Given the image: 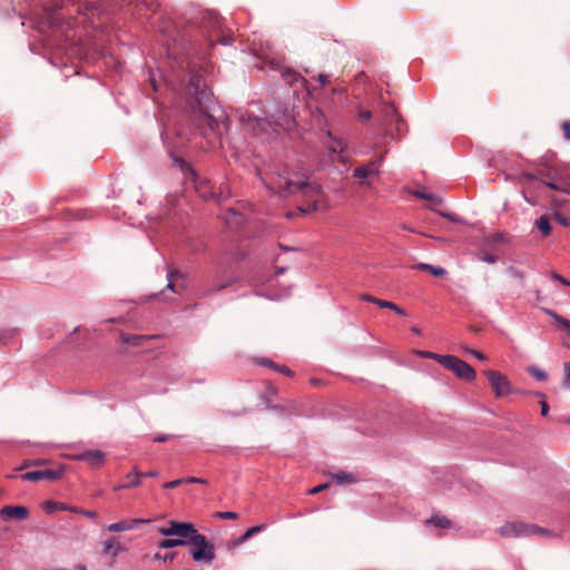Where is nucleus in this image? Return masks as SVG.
<instances>
[{"label": "nucleus", "instance_id": "nucleus-1", "mask_svg": "<svg viewBox=\"0 0 570 570\" xmlns=\"http://www.w3.org/2000/svg\"><path fill=\"white\" fill-rule=\"evenodd\" d=\"M186 91L187 107L195 132L206 140L208 149L219 148L223 136L229 128V119L215 101L200 70L190 73Z\"/></svg>", "mask_w": 570, "mask_h": 570}, {"label": "nucleus", "instance_id": "nucleus-2", "mask_svg": "<svg viewBox=\"0 0 570 570\" xmlns=\"http://www.w3.org/2000/svg\"><path fill=\"white\" fill-rule=\"evenodd\" d=\"M217 26L218 18L212 12H199L188 21L164 17L157 27L158 41L168 58L183 63L184 60L205 55L199 35L204 36L205 30Z\"/></svg>", "mask_w": 570, "mask_h": 570}, {"label": "nucleus", "instance_id": "nucleus-3", "mask_svg": "<svg viewBox=\"0 0 570 570\" xmlns=\"http://www.w3.org/2000/svg\"><path fill=\"white\" fill-rule=\"evenodd\" d=\"M266 186L283 198H288L298 193L302 194L306 202V206L297 208L302 214H311L320 208L323 196L322 186L317 183H309L308 176L304 173L296 171L289 177L279 176L276 181Z\"/></svg>", "mask_w": 570, "mask_h": 570}, {"label": "nucleus", "instance_id": "nucleus-4", "mask_svg": "<svg viewBox=\"0 0 570 570\" xmlns=\"http://www.w3.org/2000/svg\"><path fill=\"white\" fill-rule=\"evenodd\" d=\"M156 0H87L79 6V12L86 16L112 14L116 9L130 10L137 17L148 16Z\"/></svg>", "mask_w": 570, "mask_h": 570}, {"label": "nucleus", "instance_id": "nucleus-5", "mask_svg": "<svg viewBox=\"0 0 570 570\" xmlns=\"http://www.w3.org/2000/svg\"><path fill=\"white\" fill-rule=\"evenodd\" d=\"M189 546V554L195 562L212 563L215 558V546L206 535L199 533L195 528L194 532L186 539Z\"/></svg>", "mask_w": 570, "mask_h": 570}, {"label": "nucleus", "instance_id": "nucleus-6", "mask_svg": "<svg viewBox=\"0 0 570 570\" xmlns=\"http://www.w3.org/2000/svg\"><path fill=\"white\" fill-rule=\"evenodd\" d=\"M538 175L541 178H547V180H542V184L549 189L570 195V173L568 167L546 165L543 168L538 169Z\"/></svg>", "mask_w": 570, "mask_h": 570}, {"label": "nucleus", "instance_id": "nucleus-7", "mask_svg": "<svg viewBox=\"0 0 570 570\" xmlns=\"http://www.w3.org/2000/svg\"><path fill=\"white\" fill-rule=\"evenodd\" d=\"M551 531L535 524H528L521 521L507 522L500 529L502 537H530L548 535Z\"/></svg>", "mask_w": 570, "mask_h": 570}, {"label": "nucleus", "instance_id": "nucleus-8", "mask_svg": "<svg viewBox=\"0 0 570 570\" xmlns=\"http://www.w3.org/2000/svg\"><path fill=\"white\" fill-rule=\"evenodd\" d=\"M441 365L451 370L459 379L472 382L476 377L475 370L458 356L446 354L442 357Z\"/></svg>", "mask_w": 570, "mask_h": 570}, {"label": "nucleus", "instance_id": "nucleus-9", "mask_svg": "<svg viewBox=\"0 0 570 570\" xmlns=\"http://www.w3.org/2000/svg\"><path fill=\"white\" fill-rule=\"evenodd\" d=\"M235 279L220 278L218 273L215 275L208 274L197 288V295L202 298L209 297L215 293L225 289L233 285Z\"/></svg>", "mask_w": 570, "mask_h": 570}, {"label": "nucleus", "instance_id": "nucleus-10", "mask_svg": "<svg viewBox=\"0 0 570 570\" xmlns=\"http://www.w3.org/2000/svg\"><path fill=\"white\" fill-rule=\"evenodd\" d=\"M484 374L497 397H502L512 393V385L507 375L494 370H487Z\"/></svg>", "mask_w": 570, "mask_h": 570}, {"label": "nucleus", "instance_id": "nucleus-11", "mask_svg": "<svg viewBox=\"0 0 570 570\" xmlns=\"http://www.w3.org/2000/svg\"><path fill=\"white\" fill-rule=\"evenodd\" d=\"M195 528V524L191 522L170 520L168 527L160 528L158 532L164 537H178L186 540L194 532Z\"/></svg>", "mask_w": 570, "mask_h": 570}, {"label": "nucleus", "instance_id": "nucleus-12", "mask_svg": "<svg viewBox=\"0 0 570 570\" xmlns=\"http://www.w3.org/2000/svg\"><path fill=\"white\" fill-rule=\"evenodd\" d=\"M65 468L60 465L57 469H45V470H33L26 472L20 475L23 481L37 482L40 480H50L56 481L63 476Z\"/></svg>", "mask_w": 570, "mask_h": 570}, {"label": "nucleus", "instance_id": "nucleus-13", "mask_svg": "<svg viewBox=\"0 0 570 570\" xmlns=\"http://www.w3.org/2000/svg\"><path fill=\"white\" fill-rule=\"evenodd\" d=\"M43 510L48 514L53 513L56 511H69V512L82 514V515H85L87 518H91V519H96L98 517V513L96 511L80 509V508H77L73 505H69L63 502H56V501H51V500L46 501L43 503Z\"/></svg>", "mask_w": 570, "mask_h": 570}, {"label": "nucleus", "instance_id": "nucleus-14", "mask_svg": "<svg viewBox=\"0 0 570 570\" xmlns=\"http://www.w3.org/2000/svg\"><path fill=\"white\" fill-rule=\"evenodd\" d=\"M240 122L248 128L249 130L256 132L259 130H265L266 126L272 127L273 131L278 132V130L273 127L272 122L264 118H258L249 112H244L239 116Z\"/></svg>", "mask_w": 570, "mask_h": 570}, {"label": "nucleus", "instance_id": "nucleus-15", "mask_svg": "<svg viewBox=\"0 0 570 570\" xmlns=\"http://www.w3.org/2000/svg\"><path fill=\"white\" fill-rule=\"evenodd\" d=\"M30 511L24 505H4L0 510V518L3 521H22L28 519Z\"/></svg>", "mask_w": 570, "mask_h": 570}, {"label": "nucleus", "instance_id": "nucleus-16", "mask_svg": "<svg viewBox=\"0 0 570 570\" xmlns=\"http://www.w3.org/2000/svg\"><path fill=\"white\" fill-rule=\"evenodd\" d=\"M191 179L199 197L204 198L205 200L214 202L216 185H214L210 180L200 177L198 174L197 176H193Z\"/></svg>", "mask_w": 570, "mask_h": 570}, {"label": "nucleus", "instance_id": "nucleus-17", "mask_svg": "<svg viewBox=\"0 0 570 570\" xmlns=\"http://www.w3.org/2000/svg\"><path fill=\"white\" fill-rule=\"evenodd\" d=\"M79 460L88 462L91 466H100L105 460V453L100 450H87L79 454Z\"/></svg>", "mask_w": 570, "mask_h": 570}, {"label": "nucleus", "instance_id": "nucleus-18", "mask_svg": "<svg viewBox=\"0 0 570 570\" xmlns=\"http://www.w3.org/2000/svg\"><path fill=\"white\" fill-rule=\"evenodd\" d=\"M256 363L262 365V366H265V367H269L276 372H279L286 376H293L294 375V372L285 366V365H282V364H277L275 363L274 361H272L271 358H267V357H258L256 360Z\"/></svg>", "mask_w": 570, "mask_h": 570}, {"label": "nucleus", "instance_id": "nucleus-19", "mask_svg": "<svg viewBox=\"0 0 570 570\" xmlns=\"http://www.w3.org/2000/svg\"><path fill=\"white\" fill-rule=\"evenodd\" d=\"M125 551V548L118 542L115 537H111L104 541L102 553H111L116 558L120 552Z\"/></svg>", "mask_w": 570, "mask_h": 570}, {"label": "nucleus", "instance_id": "nucleus-20", "mask_svg": "<svg viewBox=\"0 0 570 570\" xmlns=\"http://www.w3.org/2000/svg\"><path fill=\"white\" fill-rule=\"evenodd\" d=\"M425 524L439 529H450L452 527V521L444 515L435 514L428 519Z\"/></svg>", "mask_w": 570, "mask_h": 570}, {"label": "nucleus", "instance_id": "nucleus-21", "mask_svg": "<svg viewBox=\"0 0 570 570\" xmlns=\"http://www.w3.org/2000/svg\"><path fill=\"white\" fill-rule=\"evenodd\" d=\"M327 136L332 139V145L328 146V153L331 155L340 154V159L343 160L342 154L346 150V144L332 135L331 131H327Z\"/></svg>", "mask_w": 570, "mask_h": 570}, {"label": "nucleus", "instance_id": "nucleus-22", "mask_svg": "<svg viewBox=\"0 0 570 570\" xmlns=\"http://www.w3.org/2000/svg\"><path fill=\"white\" fill-rule=\"evenodd\" d=\"M142 474L135 468L131 472L126 474L127 483L120 485V489H131L141 484Z\"/></svg>", "mask_w": 570, "mask_h": 570}, {"label": "nucleus", "instance_id": "nucleus-23", "mask_svg": "<svg viewBox=\"0 0 570 570\" xmlns=\"http://www.w3.org/2000/svg\"><path fill=\"white\" fill-rule=\"evenodd\" d=\"M534 226L541 232L542 236L547 237L551 234L552 227L548 215H541L534 222Z\"/></svg>", "mask_w": 570, "mask_h": 570}, {"label": "nucleus", "instance_id": "nucleus-24", "mask_svg": "<svg viewBox=\"0 0 570 570\" xmlns=\"http://www.w3.org/2000/svg\"><path fill=\"white\" fill-rule=\"evenodd\" d=\"M173 160H174L175 165H177L183 173L189 175L190 177L197 176V171L194 169L191 164L188 163L187 160H185L183 157L174 156Z\"/></svg>", "mask_w": 570, "mask_h": 570}, {"label": "nucleus", "instance_id": "nucleus-25", "mask_svg": "<svg viewBox=\"0 0 570 570\" xmlns=\"http://www.w3.org/2000/svg\"><path fill=\"white\" fill-rule=\"evenodd\" d=\"M157 546L160 549H173L176 547L187 546V541L185 539H180V538H167V539L160 540L157 543Z\"/></svg>", "mask_w": 570, "mask_h": 570}, {"label": "nucleus", "instance_id": "nucleus-26", "mask_svg": "<svg viewBox=\"0 0 570 570\" xmlns=\"http://www.w3.org/2000/svg\"><path fill=\"white\" fill-rule=\"evenodd\" d=\"M230 190L226 183H222L218 187L216 186L214 202L220 204L230 197Z\"/></svg>", "mask_w": 570, "mask_h": 570}, {"label": "nucleus", "instance_id": "nucleus-27", "mask_svg": "<svg viewBox=\"0 0 570 570\" xmlns=\"http://www.w3.org/2000/svg\"><path fill=\"white\" fill-rule=\"evenodd\" d=\"M332 478L337 484H343V483L351 484L356 481V476L353 473L345 472V471H338V472L332 474Z\"/></svg>", "mask_w": 570, "mask_h": 570}, {"label": "nucleus", "instance_id": "nucleus-28", "mask_svg": "<svg viewBox=\"0 0 570 570\" xmlns=\"http://www.w3.org/2000/svg\"><path fill=\"white\" fill-rule=\"evenodd\" d=\"M546 314H548L559 326L566 328L568 333L570 334V321L563 317L562 315L558 314L553 309H544Z\"/></svg>", "mask_w": 570, "mask_h": 570}, {"label": "nucleus", "instance_id": "nucleus-29", "mask_svg": "<svg viewBox=\"0 0 570 570\" xmlns=\"http://www.w3.org/2000/svg\"><path fill=\"white\" fill-rule=\"evenodd\" d=\"M416 268H419L421 271L429 272L430 274H432L433 276H436V277H442L446 274V271L443 267L426 264V263L417 264Z\"/></svg>", "mask_w": 570, "mask_h": 570}, {"label": "nucleus", "instance_id": "nucleus-30", "mask_svg": "<svg viewBox=\"0 0 570 570\" xmlns=\"http://www.w3.org/2000/svg\"><path fill=\"white\" fill-rule=\"evenodd\" d=\"M522 196L528 204L532 206L538 204V195L530 184H523Z\"/></svg>", "mask_w": 570, "mask_h": 570}, {"label": "nucleus", "instance_id": "nucleus-31", "mask_svg": "<svg viewBox=\"0 0 570 570\" xmlns=\"http://www.w3.org/2000/svg\"><path fill=\"white\" fill-rule=\"evenodd\" d=\"M267 528L266 524H257L254 527L248 528L240 537L239 542H246L249 540L253 535L263 532Z\"/></svg>", "mask_w": 570, "mask_h": 570}, {"label": "nucleus", "instance_id": "nucleus-32", "mask_svg": "<svg viewBox=\"0 0 570 570\" xmlns=\"http://www.w3.org/2000/svg\"><path fill=\"white\" fill-rule=\"evenodd\" d=\"M282 77L289 85L297 83L298 81H304V78L299 73H297L296 71H294V70H292L289 68L284 69L282 71Z\"/></svg>", "mask_w": 570, "mask_h": 570}, {"label": "nucleus", "instance_id": "nucleus-33", "mask_svg": "<svg viewBox=\"0 0 570 570\" xmlns=\"http://www.w3.org/2000/svg\"><path fill=\"white\" fill-rule=\"evenodd\" d=\"M377 306L381 307V308H387V309H392L394 311L396 314L401 315V316H406L407 313L405 309H403L402 307H400L399 305H396L395 303L391 302V301H380L377 302Z\"/></svg>", "mask_w": 570, "mask_h": 570}, {"label": "nucleus", "instance_id": "nucleus-34", "mask_svg": "<svg viewBox=\"0 0 570 570\" xmlns=\"http://www.w3.org/2000/svg\"><path fill=\"white\" fill-rule=\"evenodd\" d=\"M178 278H184L183 273H180L177 269H168L167 271V281H168V283H167L166 288L171 291V292H176L174 281H176Z\"/></svg>", "mask_w": 570, "mask_h": 570}, {"label": "nucleus", "instance_id": "nucleus-35", "mask_svg": "<svg viewBox=\"0 0 570 570\" xmlns=\"http://www.w3.org/2000/svg\"><path fill=\"white\" fill-rule=\"evenodd\" d=\"M527 372L532 375L538 381H547L548 374L543 370L539 368L535 365H530L527 367Z\"/></svg>", "mask_w": 570, "mask_h": 570}, {"label": "nucleus", "instance_id": "nucleus-36", "mask_svg": "<svg viewBox=\"0 0 570 570\" xmlns=\"http://www.w3.org/2000/svg\"><path fill=\"white\" fill-rule=\"evenodd\" d=\"M413 195L420 199L431 200L436 204L442 203V198H440L439 196H436L434 194L428 193L425 190H415V191H413Z\"/></svg>", "mask_w": 570, "mask_h": 570}, {"label": "nucleus", "instance_id": "nucleus-37", "mask_svg": "<svg viewBox=\"0 0 570 570\" xmlns=\"http://www.w3.org/2000/svg\"><path fill=\"white\" fill-rule=\"evenodd\" d=\"M131 525L127 524V520H121L119 522H115L108 525V531L110 532H124L128 531Z\"/></svg>", "mask_w": 570, "mask_h": 570}, {"label": "nucleus", "instance_id": "nucleus-38", "mask_svg": "<svg viewBox=\"0 0 570 570\" xmlns=\"http://www.w3.org/2000/svg\"><path fill=\"white\" fill-rule=\"evenodd\" d=\"M177 554H178V552H176V551L167 552L165 554L155 553L154 560L163 561V562H171L177 557Z\"/></svg>", "mask_w": 570, "mask_h": 570}, {"label": "nucleus", "instance_id": "nucleus-39", "mask_svg": "<svg viewBox=\"0 0 570 570\" xmlns=\"http://www.w3.org/2000/svg\"><path fill=\"white\" fill-rule=\"evenodd\" d=\"M372 173L371 169H368L366 166H360L354 168L353 176L355 178L365 179L367 176Z\"/></svg>", "mask_w": 570, "mask_h": 570}, {"label": "nucleus", "instance_id": "nucleus-40", "mask_svg": "<svg viewBox=\"0 0 570 570\" xmlns=\"http://www.w3.org/2000/svg\"><path fill=\"white\" fill-rule=\"evenodd\" d=\"M215 518L218 520H236L238 518V514L234 511H222L216 512Z\"/></svg>", "mask_w": 570, "mask_h": 570}, {"label": "nucleus", "instance_id": "nucleus-41", "mask_svg": "<svg viewBox=\"0 0 570 570\" xmlns=\"http://www.w3.org/2000/svg\"><path fill=\"white\" fill-rule=\"evenodd\" d=\"M508 274L518 279L521 284L523 283L524 281V274L522 271H520L519 268L514 267V266H509L508 268Z\"/></svg>", "mask_w": 570, "mask_h": 570}, {"label": "nucleus", "instance_id": "nucleus-42", "mask_svg": "<svg viewBox=\"0 0 570 570\" xmlns=\"http://www.w3.org/2000/svg\"><path fill=\"white\" fill-rule=\"evenodd\" d=\"M417 354L421 357L434 360V361H436L440 364H441L442 357L445 356V355L438 354V353H434V352H429V351H420Z\"/></svg>", "mask_w": 570, "mask_h": 570}, {"label": "nucleus", "instance_id": "nucleus-43", "mask_svg": "<svg viewBox=\"0 0 570 570\" xmlns=\"http://www.w3.org/2000/svg\"><path fill=\"white\" fill-rule=\"evenodd\" d=\"M384 115H385L386 120L393 119L396 117V108H395L394 104L391 102L384 107Z\"/></svg>", "mask_w": 570, "mask_h": 570}, {"label": "nucleus", "instance_id": "nucleus-44", "mask_svg": "<svg viewBox=\"0 0 570 570\" xmlns=\"http://www.w3.org/2000/svg\"><path fill=\"white\" fill-rule=\"evenodd\" d=\"M177 436L174 435V434H164V433H160V434H157L153 438V441L156 442V443H164V442H167V441H170V440H174L176 439Z\"/></svg>", "mask_w": 570, "mask_h": 570}, {"label": "nucleus", "instance_id": "nucleus-45", "mask_svg": "<svg viewBox=\"0 0 570 570\" xmlns=\"http://www.w3.org/2000/svg\"><path fill=\"white\" fill-rule=\"evenodd\" d=\"M564 377H563V386L570 387V362H566L563 364Z\"/></svg>", "mask_w": 570, "mask_h": 570}, {"label": "nucleus", "instance_id": "nucleus-46", "mask_svg": "<svg viewBox=\"0 0 570 570\" xmlns=\"http://www.w3.org/2000/svg\"><path fill=\"white\" fill-rule=\"evenodd\" d=\"M540 177V175H538V171L534 174V173H529V171H525L522 174V178L524 179V183L523 184H530L535 181L538 178Z\"/></svg>", "mask_w": 570, "mask_h": 570}, {"label": "nucleus", "instance_id": "nucleus-47", "mask_svg": "<svg viewBox=\"0 0 570 570\" xmlns=\"http://www.w3.org/2000/svg\"><path fill=\"white\" fill-rule=\"evenodd\" d=\"M357 118L360 121L366 122L372 118V111L365 110V109H360L357 112Z\"/></svg>", "mask_w": 570, "mask_h": 570}, {"label": "nucleus", "instance_id": "nucleus-48", "mask_svg": "<svg viewBox=\"0 0 570 570\" xmlns=\"http://www.w3.org/2000/svg\"><path fill=\"white\" fill-rule=\"evenodd\" d=\"M550 277L559 283H561L563 286H567V287H570V282L562 277L560 274H558L557 272H551L550 274Z\"/></svg>", "mask_w": 570, "mask_h": 570}, {"label": "nucleus", "instance_id": "nucleus-49", "mask_svg": "<svg viewBox=\"0 0 570 570\" xmlns=\"http://www.w3.org/2000/svg\"><path fill=\"white\" fill-rule=\"evenodd\" d=\"M438 214L446 219H449L450 222H453V223H461V219L455 215V214H452V213H448V212H442V210H438Z\"/></svg>", "mask_w": 570, "mask_h": 570}, {"label": "nucleus", "instance_id": "nucleus-50", "mask_svg": "<svg viewBox=\"0 0 570 570\" xmlns=\"http://www.w3.org/2000/svg\"><path fill=\"white\" fill-rule=\"evenodd\" d=\"M183 483H185V479L184 478L166 482V483H164L163 487H164V489H168L169 490V489H175V488L179 487Z\"/></svg>", "mask_w": 570, "mask_h": 570}, {"label": "nucleus", "instance_id": "nucleus-51", "mask_svg": "<svg viewBox=\"0 0 570 570\" xmlns=\"http://www.w3.org/2000/svg\"><path fill=\"white\" fill-rule=\"evenodd\" d=\"M147 522H149V520H146V519H131V520H127V524L131 525L129 528V530L137 529L140 524H144V523H147Z\"/></svg>", "mask_w": 570, "mask_h": 570}, {"label": "nucleus", "instance_id": "nucleus-52", "mask_svg": "<svg viewBox=\"0 0 570 570\" xmlns=\"http://www.w3.org/2000/svg\"><path fill=\"white\" fill-rule=\"evenodd\" d=\"M480 258H481V261H483V262H485L488 264H494L498 261V257L495 255H493V254H490V253H483Z\"/></svg>", "mask_w": 570, "mask_h": 570}, {"label": "nucleus", "instance_id": "nucleus-53", "mask_svg": "<svg viewBox=\"0 0 570 570\" xmlns=\"http://www.w3.org/2000/svg\"><path fill=\"white\" fill-rule=\"evenodd\" d=\"M556 220L561 226H564V227L570 226V219L562 214H556Z\"/></svg>", "mask_w": 570, "mask_h": 570}, {"label": "nucleus", "instance_id": "nucleus-54", "mask_svg": "<svg viewBox=\"0 0 570 570\" xmlns=\"http://www.w3.org/2000/svg\"><path fill=\"white\" fill-rule=\"evenodd\" d=\"M184 479H185V483H198V484L207 483V480L197 478V476H189V478H184Z\"/></svg>", "mask_w": 570, "mask_h": 570}, {"label": "nucleus", "instance_id": "nucleus-55", "mask_svg": "<svg viewBox=\"0 0 570 570\" xmlns=\"http://www.w3.org/2000/svg\"><path fill=\"white\" fill-rule=\"evenodd\" d=\"M563 137L570 140V121L562 122Z\"/></svg>", "mask_w": 570, "mask_h": 570}, {"label": "nucleus", "instance_id": "nucleus-56", "mask_svg": "<svg viewBox=\"0 0 570 570\" xmlns=\"http://www.w3.org/2000/svg\"><path fill=\"white\" fill-rule=\"evenodd\" d=\"M328 485H330L328 483L318 484L317 487L309 490V493L317 494V493L322 492L323 490L327 489Z\"/></svg>", "mask_w": 570, "mask_h": 570}, {"label": "nucleus", "instance_id": "nucleus-57", "mask_svg": "<svg viewBox=\"0 0 570 570\" xmlns=\"http://www.w3.org/2000/svg\"><path fill=\"white\" fill-rule=\"evenodd\" d=\"M466 352L470 353L471 355L475 356L478 360H481V361L487 360V356L480 351L466 348Z\"/></svg>", "mask_w": 570, "mask_h": 570}, {"label": "nucleus", "instance_id": "nucleus-58", "mask_svg": "<svg viewBox=\"0 0 570 570\" xmlns=\"http://www.w3.org/2000/svg\"><path fill=\"white\" fill-rule=\"evenodd\" d=\"M540 407H541V415L542 416H548L549 414V404L546 402V401H541L540 402Z\"/></svg>", "mask_w": 570, "mask_h": 570}, {"label": "nucleus", "instance_id": "nucleus-59", "mask_svg": "<svg viewBox=\"0 0 570 570\" xmlns=\"http://www.w3.org/2000/svg\"><path fill=\"white\" fill-rule=\"evenodd\" d=\"M362 299H363L364 302L373 303V304H376V305H377V302H380V301H381L380 298L373 297V296H371V295H368V294H364V295H362Z\"/></svg>", "mask_w": 570, "mask_h": 570}, {"label": "nucleus", "instance_id": "nucleus-60", "mask_svg": "<svg viewBox=\"0 0 570 570\" xmlns=\"http://www.w3.org/2000/svg\"><path fill=\"white\" fill-rule=\"evenodd\" d=\"M244 542H239V538L230 540V541L227 542V549L232 550V549H234V548H236V547H238V546H240Z\"/></svg>", "mask_w": 570, "mask_h": 570}, {"label": "nucleus", "instance_id": "nucleus-61", "mask_svg": "<svg viewBox=\"0 0 570 570\" xmlns=\"http://www.w3.org/2000/svg\"><path fill=\"white\" fill-rule=\"evenodd\" d=\"M244 542H239V538L230 540V541L227 542V549L232 550V549H234V548H236V547H238V546H240Z\"/></svg>", "mask_w": 570, "mask_h": 570}, {"label": "nucleus", "instance_id": "nucleus-62", "mask_svg": "<svg viewBox=\"0 0 570 570\" xmlns=\"http://www.w3.org/2000/svg\"><path fill=\"white\" fill-rule=\"evenodd\" d=\"M551 420L557 422V423L570 424V415L569 416H564V417L551 419Z\"/></svg>", "mask_w": 570, "mask_h": 570}, {"label": "nucleus", "instance_id": "nucleus-63", "mask_svg": "<svg viewBox=\"0 0 570 570\" xmlns=\"http://www.w3.org/2000/svg\"><path fill=\"white\" fill-rule=\"evenodd\" d=\"M142 476H147V478H156L159 475V472L157 470H151V471H148V472H141Z\"/></svg>", "mask_w": 570, "mask_h": 570}, {"label": "nucleus", "instance_id": "nucleus-64", "mask_svg": "<svg viewBox=\"0 0 570 570\" xmlns=\"http://www.w3.org/2000/svg\"><path fill=\"white\" fill-rule=\"evenodd\" d=\"M317 80L322 86H324L328 81V77L324 73H320Z\"/></svg>", "mask_w": 570, "mask_h": 570}]
</instances>
